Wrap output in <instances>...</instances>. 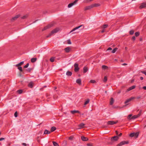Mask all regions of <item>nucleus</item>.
Segmentation results:
<instances>
[{
  "instance_id": "nucleus-18",
  "label": "nucleus",
  "mask_w": 146,
  "mask_h": 146,
  "mask_svg": "<svg viewBox=\"0 0 146 146\" xmlns=\"http://www.w3.org/2000/svg\"><path fill=\"white\" fill-rule=\"evenodd\" d=\"M33 83L32 82H31L28 84V86L31 88H32L33 87Z\"/></svg>"
},
{
  "instance_id": "nucleus-14",
  "label": "nucleus",
  "mask_w": 146,
  "mask_h": 146,
  "mask_svg": "<svg viewBox=\"0 0 146 146\" xmlns=\"http://www.w3.org/2000/svg\"><path fill=\"white\" fill-rule=\"evenodd\" d=\"M135 86H132L127 89V91H129L130 90H131L134 89L135 88Z\"/></svg>"
},
{
  "instance_id": "nucleus-42",
  "label": "nucleus",
  "mask_w": 146,
  "mask_h": 146,
  "mask_svg": "<svg viewBox=\"0 0 146 146\" xmlns=\"http://www.w3.org/2000/svg\"><path fill=\"white\" fill-rule=\"evenodd\" d=\"M18 69L21 72L22 71V69L21 67H19L18 68Z\"/></svg>"
},
{
  "instance_id": "nucleus-27",
  "label": "nucleus",
  "mask_w": 146,
  "mask_h": 146,
  "mask_svg": "<svg viewBox=\"0 0 146 146\" xmlns=\"http://www.w3.org/2000/svg\"><path fill=\"white\" fill-rule=\"evenodd\" d=\"M108 67L107 66H105V65H103L102 66V68L103 69L106 70L108 69Z\"/></svg>"
},
{
  "instance_id": "nucleus-43",
  "label": "nucleus",
  "mask_w": 146,
  "mask_h": 146,
  "mask_svg": "<svg viewBox=\"0 0 146 146\" xmlns=\"http://www.w3.org/2000/svg\"><path fill=\"white\" fill-rule=\"evenodd\" d=\"M29 64L27 63L24 66V67L25 68H27L28 67V66H29Z\"/></svg>"
},
{
  "instance_id": "nucleus-59",
  "label": "nucleus",
  "mask_w": 146,
  "mask_h": 146,
  "mask_svg": "<svg viewBox=\"0 0 146 146\" xmlns=\"http://www.w3.org/2000/svg\"><path fill=\"white\" fill-rule=\"evenodd\" d=\"M122 135V133H120V134L119 135V136H121Z\"/></svg>"
},
{
  "instance_id": "nucleus-24",
  "label": "nucleus",
  "mask_w": 146,
  "mask_h": 146,
  "mask_svg": "<svg viewBox=\"0 0 146 146\" xmlns=\"http://www.w3.org/2000/svg\"><path fill=\"white\" fill-rule=\"evenodd\" d=\"M36 60V58H33L31 60V61L32 62H35Z\"/></svg>"
},
{
  "instance_id": "nucleus-10",
  "label": "nucleus",
  "mask_w": 146,
  "mask_h": 146,
  "mask_svg": "<svg viewBox=\"0 0 146 146\" xmlns=\"http://www.w3.org/2000/svg\"><path fill=\"white\" fill-rule=\"evenodd\" d=\"M140 114L141 113H140L137 115H133V116L131 117V119H135L136 118H137L139 117L140 116Z\"/></svg>"
},
{
  "instance_id": "nucleus-34",
  "label": "nucleus",
  "mask_w": 146,
  "mask_h": 146,
  "mask_svg": "<svg viewBox=\"0 0 146 146\" xmlns=\"http://www.w3.org/2000/svg\"><path fill=\"white\" fill-rule=\"evenodd\" d=\"M139 135V133L138 132H137L136 133H135V138H136Z\"/></svg>"
},
{
  "instance_id": "nucleus-26",
  "label": "nucleus",
  "mask_w": 146,
  "mask_h": 146,
  "mask_svg": "<svg viewBox=\"0 0 146 146\" xmlns=\"http://www.w3.org/2000/svg\"><path fill=\"white\" fill-rule=\"evenodd\" d=\"M56 129V128L54 127H52L51 128L50 132H53Z\"/></svg>"
},
{
  "instance_id": "nucleus-41",
  "label": "nucleus",
  "mask_w": 146,
  "mask_h": 146,
  "mask_svg": "<svg viewBox=\"0 0 146 146\" xmlns=\"http://www.w3.org/2000/svg\"><path fill=\"white\" fill-rule=\"evenodd\" d=\"M107 80V78L106 76H105L104 77V82H106Z\"/></svg>"
},
{
  "instance_id": "nucleus-13",
  "label": "nucleus",
  "mask_w": 146,
  "mask_h": 146,
  "mask_svg": "<svg viewBox=\"0 0 146 146\" xmlns=\"http://www.w3.org/2000/svg\"><path fill=\"white\" fill-rule=\"evenodd\" d=\"M70 112L72 113V114H74V113H80V112L79 111H78V110H72V111H70Z\"/></svg>"
},
{
  "instance_id": "nucleus-25",
  "label": "nucleus",
  "mask_w": 146,
  "mask_h": 146,
  "mask_svg": "<svg viewBox=\"0 0 146 146\" xmlns=\"http://www.w3.org/2000/svg\"><path fill=\"white\" fill-rule=\"evenodd\" d=\"M72 73L69 71H68L67 72L66 74L67 75L69 76H70L72 75Z\"/></svg>"
},
{
  "instance_id": "nucleus-62",
  "label": "nucleus",
  "mask_w": 146,
  "mask_h": 146,
  "mask_svg": "<svg viewBox=\"0 0 146 146\" xmlns=\"http://www.w3.org/2000/svg\"><path fill=\"white\" fill-rule=\"evenodd\" d=\"M116 133L117 135L118 134V132L117 131H116Z\"/></svg>"
},
{
  "instance_id": "nucleus-52",
  "label": "nucleus",
  "mask_w": 146,
  "mask_h": 146,
  "mask_svg": "<svg viewBox=\"0 0 146 146\" xmlns=\"http://www.w3.org/2000/svg\"><path fill=\"white\" fill-rule=\"evenodd\" d=\"M132 39L133 40H135V36H133L132 38Z\"/></svg>"
},
{
  "instance_id": "nucleus-30",
  "label": "nucleus",
  "mask_w": 146,
  "mask_h": 146,
  "mask_svg": "<svg viewBox=\"0 0 146 146\" xmlns=\"http://www.w3.org/2000/svg\"><path fill=\"white\" fill-rule=\"evenodd\" d=\"M90 100L89 99H87L86 100L85 102L84 105H86L89 102Z\"/></svg>"
},
{
  "instance_id": "nucleus-21",
  "label": "nucleus",
  "mask_w": 146,
  "mask_h": 146,
  "mask_svg": "<svg viewBox=\"0 0 146 146\" xmlns=\"http://www.w3.org/2000/svg\"><path fill=\"white\" fill-rule=\"evenodd\" d=\"M114 102V100L113 98H111L110 101V104L111 105H112L113 103Z\"/></svg>"
},
{
  "instance_id": "nucleus-37",
  "label": "nucleus",
  "mask_w": 146,
  "mask_h": 146,
  "mask_svg": "<svg viewBox=\"0 0 146 146\" xmlns=\"http://www.w3.org/2000/svg\"><path fill=\"white\" fill-rule=\"evenodd\" d=\"M108 25H104L102 26V28L104 29H105L106 28H107L108 27Z\"/></svg>"
},
{
  "instance_id": "nucleus-64",
  "label": "nucleus",
  "mask_w": 146,
  "mask_h": 146,
  "mask_svg": "<svg viewBox=\"0 0 146 146\" xmlns=\"http://www.w3.org/2000/svg\"><path fill=\"white\" fill-rule=\"evenodd\" d=\"M56 89V87H54V89Z\"/></svg>"
},
{
  "instance_id": "nucleus-38",
  "label": "nucleus",
  "mask_w": 146,
  "mask_h": 146,
  "mask_svg": "<svg viewBox=\"0 0 146 146\" xmlns=\"http://www.w3.org/2000/svg\"><path fill=\"white\" fill-rule=\"evenodd\" d=\"M90 82L91 83H94L96 82V81L94 80H90Z\"/></svg>"
},
{
  "instance_id": "nucleus-22",
  "label": "nucleus",
  "mask_w": 146,
  "mask_h": 146,
  "mask_svg": "<svg viewBox=\"0 0 146 146\" xmlns=\"http://www.w3.org/2000/svg\"><path fill=\"white\" fill-rule=\"evenodd\" d=\"M50 133V131L47 130H45L44 132V134H49Z\"/></svg>"
},
{
  "instance_id": "nucleus-6",
  "label": "nucleus",
  "mask_w": 146,
  "mask_h": 146,
  "mask_svg": "<svg viewBox=\"0 0 146 146\" xmlns=\"http://www.w3.org/2000/svg\"><path fill=\"white\" fill-rule=\"evenodd\" d=\"M53 25V24L52 23L49 24L47 26L45 27L43 29V30H44L47 29H49L52 27Z\"/></svg>"
},
{
  "instance_id": "nucleus-53",
  "label": "nucleus",
  "mask_w": 146,
  "mask_h": 146,
  "mask_svg": "<svg viewBox=\"0 0 146 146\" xmlns=\"http://www.w3.org/2000/svg\"><path fill=\"white\" fill-rule=\"evenodd\" d=\"M141 98V97L140 96H137L136 98L137 99H139Z\"/></svg>"
},
{
  "instance_id": "nucleus-23",
  "label": "nucleus",
  "mask_w": 146,
  "mask_h": 146,
  "mask_svg": "<svg viewBox=\"0 0 146 146\" xmlns=\"http://www.w3.org/2000/svg\"><path fill=\"white\" fill-rule=\"evenodd\" d=\"M84 124L83 123H81L79 125V127H80L79 128V129H81V128H82L84 126Z\"/></svg>"
},
{
  "instance_id": "nucleus-4",
  "label": "nucleus",
  "mask_w": 146,
  "mask_h": 146,
  "mask_svg": "<svg viewBox=\"0 0 146 146\" xmlns=\"http://www.w3.org/2000/svg\"><path fill=\"white\" fill-rule=\"evenodd\" d=\"M93 5L92 4L90 5L86 6L84 8V10L85 11H86L87 10L90 9H91L93 8Z\"/></svg>"
},
{
  "instance_id": "nucleus-49",
  "label": "nucleus",
  "mask_w": 146,
  "mask_h": 146,
  "mask_svg": "<svg viewBox=\"0 0 146 146\" xmlns=\"http://www.w3.org/2000/svg\"><path fill=\"white\" fill-rule=\"evenodd\" d=\"M27 17V16L26 15L24 16L23 17H22V18L23 19H25V18H26Z\"/></svg>"
},
{
  "instance_id": "nucleus-35",
  "label": "nucleus",
  "mask_w": 146,
  "mask_h": 146,
  "mask_svg": "<svg viewBox=\"0 0 146 146\" xmlns=\"http://www.w3.org/2000/svg\"><path fill=\"white\" fill-rule=\"evenodd\" d=\"M132 116V115L131 114H130V115H128V117H127V118L128 119H129V120H130L131 119V116Z\"/></svg>"
},
{
  "instance_id": "nucleus-28",
  "label": "nucleus",
  "mask_w": 146,
  "mask_h": 146,
  "mask_svg": "<svg viewBox=\"0 0 146 146\" xmlns=\"http://www.w3.org/2000/svg\"><path fill=\"white\" fill-rule=\"evenodd\" d=\"M117 50V48H114L112 51V53H115L116 52V51Z\"/></svg>"
},
{
  "instance_id": "nucleus-20",
  "label": "nucleus",
  "mask_w": 146,
  "mask_h": 146,
  "mask_svg": "<svg viewBox=\"0 0 146 146\" xmlns=\"http://www.w3.org/2000/svg\"><path fill=\"white\" fill-rule=\"evenodd\" d=\"M88 70V69L86 67H85L84 68L83 72L84 73H86Z\"/></svg>"
},
{
  "instance_id": "nucleus-15",
  "label": "nucleus",
  "mask_w": 146,
  "mask_h": 146,
  "mask_svg": "<svg viewBox=\"0 0 146 146\" xmlns=\"http://www.w3.org/2000/svg\"><path fill=\"white\" fill-rule=\"evenodd\" d=\"M93 5V8L94 7H99L100 6V5L99 3H94L93 4H92Z\"/></svg>"
},
{
  "instance_id": "nucleus-2",
  "label": "nucleus",
  "mask_w": 146,
  "mask_h": 146,
  "mask_svg": "<svg viewBox=\"0 0 146 146\" xmlns=\"http://www.w3.org/2000/svg\"><path fill=\"white\" fill-rule=\"evenodd\" d=\"M136 98L135 97H131L130 98H129L127 99L125 102V104H126V105H127L128 104L127 103L130 102V101H131L133 100L134 99H135Z\"/></svg>"
},
{
  "instance_id": "nucleus-45",
  "label": "nucleus",
  "mask_w": 146,
  "mask_h": 146,
  "mask_svg": "<svg viewBox=\"0 0 146 146\" xmlns=\"http://www.w3.org/2000/svg\"><path fill=\"white\" fill-rule=\"evenodd\" d=\"M23 63H24V62L23 61H22V62H20V63H19V65L20 66H21V65L23 64Z\"/></svg>"
},
{
  "instance_id": "nucleus-32",
  "label": "nucleus",
  "mask_w": 146,
  "mask_h": 146,
  "mask_svg": "<svg viewBox=\"0 0 146 146\" xmlns=\"http://www.w3.org/2000/svg\"><path fill=\"white\" fill-rule=\"evenodd\" d=\"M129 136L131 137L135 136V133H131L129 135Z\"/></svg>"
},
{
  "instance_id": "nucleus-9",
  "label": "nucleus",
  "mask_w": 146,
  "mask_h": 146,
  "mask_svg": "<svg viewBox=\"0 0 146 146\" xmlns=\"http://www.w3.org/2000/svg\"><path fill=\"white\" fill-rule=\"evenodd\" d=\"M145 7H146V3H141L139 7L140 9H143Z\"/></svg>"
},
{
  "instance_id": "nucleus-12",
  "label": "nucleus",
  "mask_w": 146,
  "mask_h": 146,
  "mask_svg": "<svg viewBox=\"0 0 146 146\" xmlns=\"http://www.w3.org/2000/svg\"><path fill=\"white\" fill-rule=\"evenodd\" d=\"M119 138V137L117 136H114L111 138L112 140L117 141Z\"/></svg>"
},
{
  "instance_id": "nucleus-58",
  "label": "nucleus",
  "mask_w": 146,
  "mask_h": 146,
  "mask_svg": "<svg viewBox=\"0 0 146 146\" xmlns=\"http://www.w3.org/2000/svg\"><path fill=\"white\" fill-rule=\"evenodd\" d=\"M140 80H142L143 79V78L142 77H140Z\"/></svg>"
},
{
  "instance_id": "nucleus-39",
  "label": "nucleus",
  "mask_w": 146,
  "mask_h": 146,
  "mask_svg": "<svg viewBox=\"0 0 146 146\" xmlns=\"http://www.w3.org/2000/svg\"><path fill=\"white\" fill-rule=\"evenodd\" d=\"M134 33V31L133 30H131V31H130L129 32L130 34L131 35L133 34Z\"/></svg>"
},
{
  "instance_id": "nucleus-57",
  "label": "nucleus",
  "mask_w": 146,
  "mask_h": 146,
  "mask_svg": "<svg viewBox=\"0 0 146 146\" xmlns=\"http://www.w3.org/2000/svg\"><path fill=\"white\" fill-rule=\"evenodd\" d=\"M104 31H105L104 30V29H103V30H102L101 31V33H104Z\"/></svg>"
},
{
  "instance_id": "nucleus-54",
  "label": "nucleus",
  "mask_w": 146,
  "mask_h": 146,
  "mask_svg": "<svg viewBox=\"0 0 146 146\" xmlns=\"http://www.w3.org/2000/svg\"><path fill=\"white\" fill-rule=\"evenodd\" d=\"M143 88L145 90H146V86L143 87Z\"/></svg>"
},
{
  "instance_id": "nucleus-36",
  "label": "nucleus",
  "mask_w": 146,
  "mask_h": 146,
  "mask_svg": "<svg viewBox=\"0 0 146 146\" xmlns=\"http://www.w3.org/2000/svg\"><path fill=\"white\" fill-rule=\"evenodd\" d=\"M17 92L19 94H21L22 93V90H19L17 91Z\"/></svg>"
},
{
  "instance_id": "nucleus-48",
  "label": "nucleus",
  "mask_w": 146,
  "mask_h": 146,
  "mask_svg": "<svg viewBox=\"0 0 146 146\" xmlns=\"http://www.w3.org/2000/svg\"><path fill=\"white\" fill-rule=\"evenodd\" d=\"M87 145L88 146H92V144L88 143Z\"/></svg>"
},
{
  "instance_id": "nucleus-47",
  "label": "nucleus",
  "mask_w": 146,
  "mask_h": 146,
  "mask_svg": "<svg viewBox=\"0 0 146 146\" xmlns=\"http://www.w3.org/2000/svg\"><path fill=\"white\" fill-rule=\"evenodd\" d=\"M142 72L143 74H145L146 76V71H142Z\"/></svg>"
},
{
  "instance_id": "nucleus-29",
  "label": "nucleus",
  "mask_w": 146,
  "mask_h": 146,
  "mask_svg": "<svg viewBox=\"0 0 146 146\" xmlns=\"http://www.w3.org/2000/svg\"><path fill=\"white\" fill-rule=\"evenodd\" d=\"M52 143L54 146H59V145L55 141H53Z\"/></svg>"
},
{
  "instance_id": "nucleus-60",
  "label": "nucleus",
  "mask_w": 146,
  "mask_h": 146,
  "mask_svg": "<svg viewBox=\"0 0 146 146\" xmlns=\"http://www.w3.org/2000/svg\"><path fill=\"white\" fill-rule=\"evenodd\" d=\"M20 66V65H19V64H16V65H15V66Z\"/></svg>"
},
{
  "instance_id": "nucleus-17",
  "label": "nucleus",
  "mask_w": 146,
  "mask_h": 146,
  "mask_svg": "<svg viewBox=\"0 0 146 146\" xmlns=\"http://www.w3.org/2000/svg\"><path fill=\"white\" fill-rule=\"evenodd\" d=\"M83 141H87L88 140V138L84 136H82L81 137Z\"/></svg>"
},
{
  "instance_id": "nucleus-63",
  "label": "nucleus",
  "mask_w": 146,
  "mask_h": 146,
  "mask_svg": "<svg viewBox=\"0 0 146 146\" xmlns=\"http://www.w3.org/2000/svg\"><path fill=\"white\" fill-rule=\"evenodd\" d=\"M120 92H121V91H119V92H118V94H119V93H120Z\"/></svg>"
},
{
  "instance_id": "nucleus-7",
  "label": "nucleus",
  "mask_w": 146,
  "mask_h": 146,
  "mask_svg": "<svg viewBox=\"0 0 146 146\" xmlns=\"http://www.w3.org/2000/svg\"><path fill=\"white\" fill-rule=\"evenodd\" d=\"M74 70L75 72L78 71L79 69L78 67V64L77 63H75L74 65Z\"/></svg>"
},
{
  "instance_id": "nucleus-1",
  "label": "nucleus",
  "mask_w": 146,
  "mask_h": 146,
  "mask_svg": "<svg viewBox=\"0 0 146 146\" xmlns=\"http://www.w3.org/2000/svg\"><path fill=\"white\" fill-rule=\"evenodd\" d=\"M78 0H75L73 2L69 4L68 6V8H70L73 6L76 5Z\"/></svg>"
},
{
  "instance_id": "nucleus-11",
  "label": "nucleus",
  "mask_w": 146,
  "mask_h": 146,
  "mask_svg": "<svg viewBox=\"0 0 146 146\" xmlns=\"http://www.w3.org/2000/svg\"><path fill=\"white\" fill-rule=\"evenodd\" d=\"M82 26V25H81L80 26L76 27L75 28H74L73 29H72L71 31H70V33H71L72 32L74 31H75L76 30L79 29L80 27H81Z\"/></svg>"
},
{
  "instance_id": "nucleus-61",
  "label": "nucleus",
  "mask_w": 146,
  "mask_h": 146,
  "mask_svg": "<svg viewBox=\"0 0 146 146\" xmlns=\"http://www.w3.org/2000/svg\"><path fill=\"white\" fill-rule=\"evenodd\" d=\"M123 65H127V64H126V63H123V64H122Z\"/></svg>"
},
{
  "instance_id": "nucleus-44",
  "label": "nucleus",
  "mask_w": 146,
  "mask_h": 146,
  "mask_svg": "<svg viewBox=\"0 0 146 146\" xmlns=\"http://www.w3.org/2000/svg\"><path fill=\"white\" fill-rule=\"evenodd\" d=\"M73 137L72 136H71L69 137V139L70 140H72L73 139Z\"/></svg>"
},
{
  "instance_id": "nucleus-8",
  "label": "nucleus",
  "mask_w": 146,
  "mask_h": 146,
  "mask_svg": "<svg viewBox=\"0 0 146 146\" xmlns=\"http://www.w3.org/2000/svg\"><path fill=\"white\" fill-rule=\"evenodd\" d=\"M128 143V142L127 141H122L120 142L119 144L118 145V146H121L123 145H124L125 144H127Z\"/></svg>"
},
{
  "instance_id": "nucleus-19",
  "label": "nucleus",
  "mask_w": 146,
  "mask_h": 146,
  "mask_svg": "<svg viewBox=\"0 0 146 146\" xmlns=\"http://www.w3.org/2000/svg\"><path fill=\"white\" fill-rule=\"evenodd\" d=\"M76 82L77 83L81 84V80L80 79H78L76 80Z\"/></svg>"
},
{
  "instance_id": "nucleus-51",
  "label": "nucleus",
  "mask_w": 146,
  "mask_h": 146,
  "mask_svg": "<svg viewBox=\"0 0 146 146\" xmlns=\"http://www.w3.org/2000/svg\"><path fill=\"white\" fill-rule=\"evenodd\" d=\"M68 44H71V42L70 40L68 41Z\"/></svg>"
},
{
  "instance_id": "nucleus-50",
  "label": "nucleus",
  "mask_w": 146,
  "mask_h": 146,
  "mask_svg": "<svg viewBox=\"0 0 146 146\" xmlns=\"http://www.w3.org/2000/svg\"><path fill=\"white\" fill-rule=\"evenodd\" d=\"M5 139L4 138H0V141H1L4 140Z\"/></svg>"
},
{
  "instance_id": "nucleus-33",
  "label": "nucleus",
  "mask_w": 146,
  "mask_h": 146,
  "mask_svg": "<svg viewBox=\"0 0 146 146\" xmlns=\"http://www.w3.org/2000/svg\"><path fill=\"white\" fill-rule=\"evenodd\" d=\"M54 59H55L54 57H52L50 59V61L51 62H53L54 61Z\"/></svg>"
},
{
  "instance_id": "nucleus-5",
  "label": "nucleus",
  "mask_w": 146,
  "mask_h": 146,
  "mask_svg": "<svg viewBox=\"0 0 146 146\" xmlns=\"http://www.w3.org/2000/svg\"><path fill=\"white\" fill-rule=\"evenodd\" d=\"M117 121H108V125H112L113 124H116L117 123Z\"/></svg>"
},
{
  "instance_id": "nucleus-16",
  "label": "nucleus",
  "mask_w": 146,
  "mask_h": 146,
  "mask_svg": "<svg viewBox=\"0 0 146 146\" xmlns=\"http://www.w3.org/2000/svg\"><path fill=\"white\" fill-rule=\"evenodd\" d=\"M70 48L69 47H67L65 48L64 50H65L66 52H68L70 51Z\"/></svg>"
},
{
  "instance_id": "nucleus-31",
  "label": "nucleus",
  "mask_w": 146,
  "mask_h": 146,
  "mask_svg": "<svg viewBox=\"0 0 146 146\" xmlns=\"http://www.w3.org/2000/svg\"><path fill=\"white\" fill-rule=\"evenodd\" d=\"M19 17V15H17L15 17L13 18V20H15L16 19L18 18Z\"/></svg>"
},
{
  "instance_id": "nucleus-56",
  "label": "nucleus",
  "mask_w": 146,
  "mask_h": 146,
  "mask_svg": "<svg viewBox=\"0 0 146 146\" xmlns=\"http://www.w3.org/2000/svg\"><path fill=\"white\" fill-rule=\"evenodd\" d=\"M22 145L24 146H26V144L25 143H23L22 144Z\"/></svg>"
},
{
  "instance_id": "nucleus-55",
  "label": "nucleus",
  "mask_w": 146,
  "mask_h": 146,
  "mask_svg": "<svg viewBox=\"0 0 146 146\" xmlns=\"http://www.w3.org/2000/svg\"><path fill=\"white\" fill-rule=\"evenodd\" d=\"M112 50L111 48L110 47H109L107 49V50Z\"/></svg>"
},
{
  "instance_id": "nucleus-3",
  "label": "nucleus",
  "mask_w": 146,
  "mask_h": 146,
  "mask_svg": "<svg viewBox=\"0 0 146 146\" xmlns=\"http://www.w3.org/2000/svg\"><path fill=\"white\" fill-rule=\"evenodd\" d=\"M58 29H56L53 30L51 33L49 34L46 37H49L50 36L53 35L54 33H56L58 31Z\"/></svg>"
},
{
  "instance_id": "nucleus-40",
  "label": "nucleus",
  "mask_w": 146,
  "mask_h": 146,
  "mask_svg": "<svg viewBox=\"0 0 146 146\" xmlns=\"http://www.w3.org/2000/svg\"><path fill=\"white\" fill-rule=\"evenodd\" d=\"M139 33L138 32H136L135 33V35L137 36H138L139 35Z\"/></svg>"
},
{
  "instance_id": "nucleus-46",
  "label": "nucleus",
  "mask_w": 146,
  "mask_h": 146,
  "mask_svg": "<svg viewBox=\"0 0 146 146\" xmlns=\"http://www.w3.org/2000/svg\"><path fill=\"white\" fill-rule=\"evenodd\" d=\"M14 116L15 117H17V112H16L14 114Z\"/></svg>"
}]
</instances>
